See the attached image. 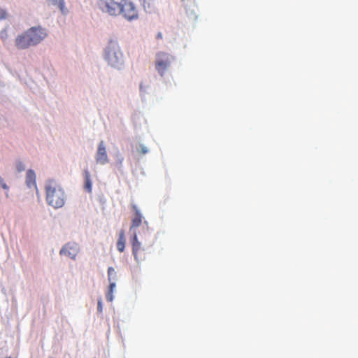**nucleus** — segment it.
<instances>
[{
  "instance_id": "obj_1",
  "label": "nucleus",
  "mask_w": 358,
  "mask_h": 358,
  "mask_svg": "<svg viewBox=\"0 0 358 358\" xmlns=\"http://www.w3.org/2000/svg\"><path fill=\"white\" fill-rule=\"evenodd\" d=\"M46 200L55 208H61L65 203L64 192L54 180H49L45 185Z\"/></svg>"
},
{
  "instance_id": "obj_2",
  "label": "nucleus",
  "mask_w": 358,
  "mask_h": 358,
  "mask_svg": "<svg viewBox=\"0 0 358 358\" xmlns=\"http://www.w3.org/2000/svg\"><path fill=\"white\" fill-rule=\"evenodd\" d=\"M132 208L134 212V215L131 220V224L129 228V231L132 232L133 234L132 238L131 239L132 253L136 261L138 262L142 260V258L138 257L139 252L141 250V244L138 240L136 229L142 224L143 217L136 206L133 205Z\"/></svg>"
},
{
  "instance_id": "obj_3",
  "label": "nucleus",
  "mask_w": 358,
  "mask_h": 358,
  "mask_svg": "<svg viewBox=\"0 0 358 358\" xmlns=\"http://www.w3.org/2000/svg\"><path fill=\"white\" fill-rule=\"evenodd\" d=\"M105 58L108 64L119 67L124 63V56L120 46L115 42L110 41L106 49Z\"/></svg>"
},
{
  "instance_id": "obj_4",
  "label": "nucleus",
  "mask_w": 358,
  "mask_h": 358,
  "mask_svg": "<svg viewBox=\"0 0 358 358\" xmlns=\"http://www.w3.org/2000/svg\"><path fill=\"white\" fill-rule=\"evenodd\" d=\"M122 0L120 1L115 0H99V7L101 10L111 16H117L121 14L120 6Z\"/></svg>"
},
{
  "instance_id": "obj_5",
  "label": "nucleus",
  "mask_w": 358,
  "mask_h": 358,
  "mask_svg": "<svg viewBox=\"0 0 358 358\" xmlns=\"http://www.w3.org/2000/svg\"><path fill=\"white\" fill-rule=\"evenodd\" d=\"M26 31L33 45L40 43L47 36L45 29L40 26L31 27Z\"/></svg>"
},
{
  "instance_id": "obj_6",
  "label": "nucleus",
  "mask_w": 358,
  "mask_h": 358,
  "mask_svg": "<svg viewBox=\"0 0 358 358\" xmlns=\"http://www.w3.org/2000/svg\"><path fill=\"white\" fill-rule=\"evenodd\" d=\"M121 14L129 20L138 17V12L134 4L129 0H122Z\"/></svg>"
},
{
  "instance_id": "obj_7",
  "label": "nucleus",
  "mask_w": 358,
  "mask_h": 358,
  "mask_svg": "<svg viewBox=\"0 0 358 358\" xmlns=\"http://www.w3.org/2000/svg\"><path fill=\"white\" fill-rule=\"evenodd\" d=\"M172 57L167 53L159 52L157 55L155 69L163 76L166 70L169 66Z\"/></svg>"
},
{
  "instance_id": "obj_8",
  "label": "nucleus",
  "mask_w": 358,
  "mask_h": 358,
  "mask_svg": "<svg viewBox=\"0 0 358 358\" xmlns=\"http://www.w3.org/2000/svg\"><path fill=\"white\" fill-rule=\"evenodd\" d=\"M96 163L100 164H106L108 162V157L106 152V148L103 141H101L98 145L97 152L96 154Z\"/></svg>"
},
{
  "instance_id": "obj_9",
  "label": "nucleus",
  "mask_w": 358,
  "mask_h": 358,
  "mask_svg": "<svg viewBox=\"0 0 358 358\" xmlns=\"http://www.w3.org/2000/svg\"><path fill=\"white\" fill-rule=\"evenodd\" d=\"M33 44L31 41H29V37L27 31L24 32L22 34L19 35L15 39V46L18 49L24 50L29 48Z\"/></svg>"
},
{
  "instance_id": "obj_10",
  "label": "nucleus",
  "mask_w": 358,
  "mask_h": 358,
  "mask_svg": "<svg viewBox=\"0 0 358 358\" xmlns=\"http://www.w3.org/2000/svg\"><path fill=\"white\" fill-rule=\"evenodd\" d=\"M59 253L74 259L78 253V247L76 245L68 243L62 248Z\"/></svg>"
},
{
  "instance_id": "obj_11",
  "label": "nucleus",
  "mask_w": 358,
  "mask_h": 358,
  "mask_svg": "<svg viewBox=\"0 0 358 358\" xmlns=\"http://www.w3.org/2000/svg\"><path fill=\"white\" fill-rule=\"evenodd\" d=\"M126 238L125 234L123 229H121L119 232V238L117 242V249L120 252H122L125 248Z\"/></svg>"
},
{
  "instance_id": "obj_12",
  "label": "nucleus",
  "mask_w": 358,
  "mask_h": 358,
  "mask_svg": "<svg viewBox=\"0 0 358 358\" xmlns=\"http://www.w3.org/2000/svg\"><path fill=\"white\" fill-rule=\"evenodd\" d=\"M26 184L29 187H36V174L33 170H28L26 176Z\"/></svg>"
},
{
  "instance_id": "obj_13",
  "label": "nucleus",
  "mask_w": 358,
  "mask_h": 358,
  "mask_svg": "<svg viewBox=\"0 0 358 358\" xmlns=\"http://www.w3.org/2000/svg\"><path fill=\"white\" fill-rule=\"evenodd\" d=\"M83 175L85 178L84 188L87 192L90 193L92 190V184L90 178V171L87 169L85 170Z\"/></svg>"
},
{
  "instance_id": "obj_14",
  "label": "nucleus",
  "mask_w": 358,
  "mask_h": 358,
  "mask_svg": "<svg viewBox=\"0 0 358 358\" xmlns=\"http://www.w3.org/2000/svg\"><path fill=\"white\" fill-rule=\"evenodd\" d=\"M16 167L18 172H22L25 169L24 165L22 162H17Z\"/></svg>"
},
{
  "instance_id": "obj_15",
  "label": "nucleus",
  "mask_w": 358,
  "mask_h": 358,
  "mask_svg": "<svg viewBox=\"0 0 358 358\" xmlns=\"http://www.w3.org/2000/svg\"><path fill=\"white\" fill-rule=\"evenodd\" d=\"M115 275V269L113 267H109L108 269V280H110L111 275Z\"/></svg>"
},
{
  "instance_id": "obj_16",
  "label": "nucleus",
  "mask_w": 358,
  "mask_h": 358,
  "mask_svg": "<svg viewBox=\"0 0 358 358\" xmlns=\"http://www.w3.org/2000/svg\"><path fill=\"white\" fill-rule=\"evenodd\" d=\"M1 38L2 40H6L8 38V33L6 30H3L1 32Z\"/></svg>"
},
{
  "instance_id": "obj_17",
  "label": "nucleus",
  "mask_w": 358,
  "mask_h": 358,
  "mask_svg": "<svg viewBox=\"0 0 358 358\" xmlns=\"http://www.w3.org/2000/svg\"><path fill=\"white\" fill-rule=\"evenodd\" d=\"M6 17V12L4 10L0 8V20L5 19Z\"/></svg>"
},
{
  "instance_id": "obj_18",
  "label": "nucleus",
  "mask_w": 358,
  "mask_h": 358,
  "mask_svg": "<svg viewBox=\"0 0 358 358\" xmlns=\"http://www.w3.org/2000/svg\"><path fill=\"white\" fill-rule=\"evenodd\" d=\"M115 287V282H110V285L108 287V292H113V290H114Z\"/></svg>"
},
{
  "instance_id": "obj_19",
  "label": "nucleus",
  "mask_w": 358,
  "mask_h": 358,
  "mask_svg": "<svg viewBox=\"0 0 358 358\" xmlns=\"http://www.w3.org/2000/svg\"><path fill=\"white\" fill-rule=\"evenodd\" d=\"M106 298H107V300L108 301H112L113 299V292H108V294L106 295Z\"/></svg>"
},
{
  "instance_id": "obj_20",
  "label": "nucleus",
  "mask_w": 358,
  "mask_h": 358,
  "mask_svg": "<svg viewBox=\"0 0 358 358\" xmlns=\"http://www.w3.org/2000/svg\"><path fill=\"white\" fill-rule=\"evenodd\" d=\"M139 152L141 154H146L148 152V150L145 146L141 145Z\"/></svg>"
},
{
  "instance_id": "obj_21",
  "label": "nucleus",
  "mask_w": 358,
  "mask_h": 358,
  "mask_svg": "<svg viewBox=\"0 0 358 358\" xmlns=\"http://www.w3.org/2000/svg\"><path fill=\"white\" fill-rule=\"evenodd\" d=\"M0 184L1 185V187L5 189H8V187L7 186V185L3 182V179L0 177Z\"/></svg>"
},
{
  "instance_id": "obj_22",
  "label": "nucleus",
  "mask_w": 358,
  "mask_h": 358,
  "mask_svg": "<svg viewBox=\"0 0 358 358\" xmlns=\"http://www.w3.org/2000/svg\"><path fill=\"white\" fill-rule=\"evenodd\" d=\"M98 310L99 312H101L102 311V304H101V300H99L98 301Z\"/></svg>"
},
{
  "instance_id": "obj_23",
  "label": "nucleus",
  "mask_w": 358,
  "mask_h": 358,
  "mask_svg": "<svg viewBox=\"0 0 358 358\" xmlns=\"http://www.w3.org/2000/svg\"><path fill=\"white\" fill-rule=\"evenodd\" d=\"M157 39H162V34L161 32H159L157 35Z\"/></svg>"
},
{
  "instance_id": "obj_24",
  "label": "nucleus",
  "mask_w": 358,
  "mask_h": 358,
  "mask_svg": "<svg viewBox=\"0 0 358 358\" xmlns=\"http://www.w3.org/2000/svg\"><path fill=\"white\" fill-rule=\"evenodd\" d=\"M7 358H10V357H7Z\"/></svg>"
}]
</instances>
